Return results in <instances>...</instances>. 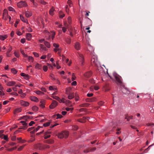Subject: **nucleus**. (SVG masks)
Returning <instances> with one entry per match:
<instances>
[{"label":"nucleus","mask_w":154,"mask_h":154,"mask_svg":"<svg viewBox=\"0 0 154 154\" xmlns=\"http://www.w3.org/2000/svg\"><path fill=\"white\" fill-rule=\"evenodd\" d=\"M69 134V133L68 131H64L59 134L58 136L59 138L60 139L66 138L67 137Z\"/></svg>","instance_id":"f257e3e1"},{"label":"nucleus","mask_w":154,"mask_h":154,"mask_svg":"<svg viewBox=\"0 0 154 154\" xmlns=\"http://www.w3.org/2000/svg\"><path fill=\"white\" fill-rule=\"evenodd\" d=\"M71 89L70 88H66V94L68 95V98L69 99H72L74 97V94L71 92Z\"/></svg>","instance_id":"f03ea898"},{"label":"nucleus","mask_w":154,"mask_h":154,"mask_svg":"<svg viewBox=\"0 0 154 154\" xmlns=\"http://www.w3.org/2000/svg\"><path fill=\"white\" fill-rule=\"evenodd\" d=\"M91 63L92 64L97 65L98 63L97 60V56L93 55L91 60Z\"/></svg>","instance_id":"7ed1b4c3"},{"label":"nucleus","mask_w":154,"mask_h":154,"mask_svg":"<svg viewBox=\"0 0 154 154\" xmlns=\"http://www.w3.org/2000/svg\"><path fill=\"white\" fill-rule=\"evenodd\" d=\"M17 6L20 8L26 7L27 5L25 1H21L17 3Z\"/></svg>","instance_id":"20e7f679"},{"label":"nucleus","mask_w":154,"mask_h":154,"mask_svg":"<svg viewBox=\"0 0 154 154\" xmlns=\"http://www.w3.org/2000/svg\"><path fill=\"white\" fill-rule=\"evenodd\" d=\"M42 127H41L40 126H38L37 127L35 128L34 129V127H32L28 129V131H29L31 130H32L31 131V133H34L36 132L40 128H42Z\"/></svg>","instance_id":"39448f33"},{"label":"nucleus","mask_w":154,"mask_h":154,"mask_svg":"<svg viewBox=\"0 0 154 154\" xmlns=\"http://www.w3.org/2000/svg\"><path fill=\"white\" fill-rule=\"evenodd\" d=\"M20 102V105L23 107H27L29 105V103L27 101L21 100Z\"/></svg>","instance_id":"423d86ee"},{"label":"nucleus","mask_w":154,"mask_h":154,"mask_svg":"<svg viewBox=\"0 0 154 154\" xmlns=\"http://www.w3.org/2000/svg\"><path fill=\"white\" fill-rule=\"evenodd\" d=\"M8 17V11L7 10L5 9L3 11V18L5 20H7Z\"/></svg>","instance_id":"0eeeda50"},{"label":"nucleus","mask_w":154,"mask_h":154,"mask_svg":"<svg viewBox=\"0 0 154 154\" xmlns=\"http://www.w3.org/2000/svg\"><path fill=\"white\" fill-rule=\"evenodd\" d=\"M74 47L76 50H79L80 49L81 46L80 43L78 42H76L74 43Z\"/></svg>","instance_id":"6e6552de"},{"label":"nucleus","mask_w":154,"mask_h":154,"mask_svg":"<svg viewBox=\"0 0 154 154\" xmlns=\"http://www.w3.org/2000/svg\"><path fill=\"white\" fill-rule=\"evenodd\" d=\"M35 148L39 150H42L44 149L43 145L40 143H38L36 144L35 146Z\"/></svg>","instance_id":"1a4fd4ad"},{"label":"nucleus","mask_w":154,"mask_h":154,"mask_svg":"<svg viewBox=\"0 0 154 154\" xmlns=\"http://www.w3.org/2000/svg\"><path fill=\"white\" fill-rule=\"evenodd\" d=\"M57 105V102L55 100H53L51 104L50 105L49 107L50 109H53Z\"/></svg>","instance_id":"9d476101"},{"label":"nucleus","mask_w":154,"mask_h":154,"mask_svg":"<svg viewBox=\"0 0 154 154\" xmlns=\"http://www.w3.org/2000/svg\"><path fill=\"white\" fill-rule=\"evenodd\" d=\"M92 72L90 71L85 73L84 74V75L85 77L88 78L92 75Z\"/></svg>","instance_id":"9b49d317"},{"label":"nucleus","mask_w":154,"mask_h":154,"mask_svg":"<svg viewBox=\"0 0 154 154\" xmlns=\"http://www.w3.org/2000/svg\"><path fill=\"white\" fill-rule=\"evenodd\" d=\"M79 60L81 62V65H83L84 61L83 56L82 54H79Z\"/></svg>","instance_id":"f8f14e48"},{"label":"nucleus","mask_w":154,"mask_h":154,"mask_svg":"<svg viewBox=\"0 0 154 154\" xmlns=\"http://www.w3.org/2000/svg\"><path fill=\"white\" fill-rule=\"evenodd\" d=\"M88 50L90 52L91 54L93 55L94 49L91 45H89L88 47Z\"/></svg>","instance_id":"ddd939ff"},{"label":"nucleus","mask_w":154,"mask_h":154,"mask_svg":"<svg viewBox=\"0 0 154 154\" xmlns=\"http://www.w3.org/2000/svg\"><path fill=\"white\" fill-rule=\"evenodd\" d=\"M16 84V82L14 81H10L8 82L6 85L8 86H14Z\"/></svg>","instance_id":"4468645a"},{"label":"nucleus","mask_w":154,"mask_h":154,"mask_svg":"<svg viewBox=\"0 0 154 154\" xmlns=\"http://www.w3.org/2000/svg\"><path fill=\"white\" fill-rule=\"evenodd\" d=\"M115 77L116 81L119 83H122V78L121 76H115Z\"/></svg>","instance_id":"2eb2a0df"},{"label":"nucleus","mask_w":154,"mask_h":154,"mask_svg":"<svg viewBox=\"0 0 154 154\" xmlns=\"http://www.w3.org/2000/svg\"><path fill=\"white\" fill-rule=\"evenodd\" d=\"M25 57L27 58L26 60L29 62H33L34 61V58L32 56H30L27 55V56Z\"/></svg>","instance_id":"dca6fc26"},{"label":"nucleus","mask_w":154,"mask_h":154,"mask_svg":"<svg viewBox=\"0 0 154 154\" xmlns=\"http://www.w3.org/2000/svg\"><path fill=\"white\" fill-rule=\"evenodd\" d=\"M25 15L26 17L29 18L31 17L32 15V13L31 12L28 11H26L25 13Z\"/></svg>","instance_id":"f3484780"},{"label":"nucleus","mask_w":154,"mask_h":154,"mask_svg":"<svg viewBox=\"0 0 154 154\" xmlns=\"http://www.w3.org/2000/svg\"><path fill=\"white\" fill-rule=\"evenodd\" d=\"M40 50L41 51H47V49L42 44H40L39 45Z\"/></svg>","instance_id":"a211bd4d"},{"label":"nucleus","mask_w":154,"mask_h":154,"mask_svg":"<svg viewBox=\"0 0 154 154\" xmlns=\"http://www.w3.org/2000/svg\"><path fill=\"white\" fill-rule=\"evenodd\" d=\"M20 20L23 22L25 23L28 24V20L24 17L21 15H20Z\"/></svg>","instance_id":"6ab92c4d"},{"label":"nucleus","mask_w":154,"mask_h":154,"mask_svg":"<svg viewBox=\"0 0 154 154\" xmlns=\"http://www.w3.org/2000/svg\"><path fill=\"white\" fill-rule=\"evenodd\" d=\"M26 39L28 41H30L32 38L31 34L30 33H27L26 34Z\"/></svg>","instance_id":"aec40b11"},{"label":"nucleus","mask_w":154,"mask_h":154,"mask_svg":"<svg viewBox=\"0 0 154 154\" xmlns=\"http://www.w3.org/2000/svg\"><path fill=\"white\" fill-rule=\"evenodd\" d=\"M43 33L45 35V37L48 36L49 38L50 37L51 34L48 31L46 30H45L44 31Z\"/></svg>","instance_id":"412c9836"},{"label":"nucleus","mask_w":154,"mask_h":154,"mask_svg":"<svg viewBox=\"0 0 154 154\" xmlns=\"http://www.w3.org/2000/svg\"><path fill=\"white\" fill-rule=\"evenodd\" d=\"M50 131H47L45 133V134L44 136V138L45 139H46L50 137Z\"/></svg>","instance_id":"4be33fe9"},{"label":"nucleus","mask_w":154,"mask_h":154,"mask_svg":"<svg viewBox=\"0 0 154 154\" xmlns=\"http://www.w3.org/2000/svg\"><path fill=\"white\" fill-rule=\"evenodd\" d=\"M42 68L41 64L37 63L35 66V68L37 69H41Z\"/></svg>","instance_id":"5701e85b"},{"label":"nucleus","mask_w":154,"mask_h":154,"mask_svg":"<svg viewBox=\"0 0 154 154\" xmlns=\"http://www.w3.org/2000/svg\"><path fill=\"white\" fill-rule=\"evenodd\" d=\"M55 11L54 8L53 7H52L49 10V14L53 16L54 14V11Z\"/></svg>","instance_id":"b1692460"},{"label":"nucleus","mask_w":154,"mask_h":154,"mask_svg":"<svg viewBox=\"0 0 154 154\" xmlns=\"http://www.w3.org/2000/svg\"><path fill=\"white\" fill-rule=\"evenodd\" d=\"M30 100L32 101L35 102H38V99L37 97L34 96H31L30 97Z\"/></svg>","instance_id":"393cba45"},{"label":"nucleus","mask_w":154,"mask_h":154,"mask_svg":"<svg viewBox=\"0 0 154 154\" xmlns=\"http://www.w3.org/2000/svg\"><path fill=\"white\" fill-rule=\"evenodd\" d=\"M54 52H57L58 54H60L61 51V49L60 48H54Z\"/></svg>","instance_id":"a878e982"},{"label":"nucleus","mask_w":154,"mask_h":154,"mask_svg":"<svg viewBox=\"0 0 154 154\" xmlns=\"http://www.w3.org/2000/svg\"><path fill=\"white\" fill-rule=\"evenodd\" d=\"M21 111L22 109L20 108H16L14 111V113L16 114V113L20 112Z\"/></svg>","instance_id":"bb28decb"},{"label":"nucleus","mask_w":154,"mask_h":154,"mask_svg":"<svg viewBox=\"0 0 154 154\" xmlns=\"http://www.w3.org/2000/svg\"><path fill=\"white\" fill-rule=\"evenodd\" d=\"M7 35H0V40L4 41L7 38Z\"/></svg>","instance_id":"cd10ccee"},{"label":"nucleus","mask_w":154,"mask_h":154,"mask_svg":"<svg viewBox=\"0 0 154 154\" xmlns=\"http://www.w3.org/2000/svg\"><path fill=\"white\" fill-rule=\"evenodd\" d=\"M57 88L56 86H51L49 87V90L50 91H54L55 90H57Z\"/></svg>","instance_id":"c85d7f7f"},{"label":"nucleus","mask_w":154,"mask_h":154,"mask_svg":"<svg viewBox=\"0 0 154 154\" xmlns=\"http://www.w3.org/2000/svg\"><path fill=\"white\" fill-rule=\"evenodd\" d=\"M21 76L24 77V78L26 79H28L29 78V76L28 75H26L24 73H22L20 74Z\"/></svg>","instance_id":"c756f323"},{"label":"nucleus","mask_w":154,"mask_h":154,"mask_svg":"<svg viewBox=\"0 0 154 154\" xmlns=\"http://www.w3.org/2000/svg\"><path fill=\"white\" fill-rule=\"evenodd\" d=\"M34 92L37 94L39 95H42L44 94V93L40 91H35Z\"/></svg>","instance_id":"7c9ffc66"},{"label":"nucleus","mask_w":154,"mask_h":154,"mask_svg":"<svg viewBox=\"0 0 154 154\" xmlns=\"http://www.w3.org/2000/svg\"><path fill=\"white\" fill-rule=\"evenodd\" d=\"M32 110L34 112H37L38 110V108L36 106H34L32 107Z\"/></svg>","instance_id":"2f4dec72"},{"label":"nucleus","mask_w":154,"mask_h":154,"mask_svg":"<svg viewBox=\"0 0 154 154\" xmlns=\"http://www.w3.org/2000/svg\"><path fill=\"white\" fill-rule=\"evenodd\" d=\"M2 139H4L6 141H8V136L7 135H5L3 134V136H2V137H1Z\"/></svg>","instance_id":"473e14b6"},{"label":"nucleus","mask_w":154,"mask_h":154,"mask_svg":"<svg viewBox=\"0 0 154 154\" xmlns=\"http://www.w3.org/2000/svg\"><path fill=\"white\" fill-rule=\"evenodd\" d=\"M54 142V140L51 139L47 140L45 141V142L48 144H52Z\"/></svg>","instance_id":"72a5a7b5"},{"label":"nucleus","mask_w":154,"mask_h":154,"mask_svg":"<svg viewBox=\"0 0 154 154\" xmlns=\"http://www.w3.org/2000/svg\"><path fill=\"white\" fill-rule=\"evenodd\" d=\"M125 119H127V121H129L131 119H133V116H126Z\"/></svg>","instance_id":"f704fd0d"},{"label":"nucleus","mask_w":154,"mask_h":154,"mask_svg":"<svg viewBox=\"0 0 154 154\" xmlns=\"http://www.w3.org/2000/svg\"><path fill=\"white\" fill-rule=\"evenodd\" d=\"M11 72L14 74H16L17 73V71L14 68L11 69Z\"/></svg>","instance_id":"c9c22d12"},{"label":"nucleus","mask_w":154,"mask_h":154,"mask_svg":"<svg viewBox=\"0 0 154 154\" xmlns=\"http://www.w3.org/2000/svg\"><path fill=\"white\" fill-rule=\"evenodd\" d=\"M67 4H68L70 8L72 7V1L71 0H68L67 2Z\"/></svg>","instance_id":"e433bc0d"},{"label":"nucleus","mask_w":154,"mask_h":154,"mask_svg":"<svg viewBox=\"0 0 154 154\" xmlns=\"http://www.w3.org/2000/svg\"><path fill=\"white\" fill-rule=\"evenodd\" d=\"M40 103L41 104L39 105V106L42 108H44L45 107V106L44 101L43 100H41L40 102Z\"/></svg>","instance_id":"4c0bfd02"},{"label":"nucleus","mask_w":154,"mask_h":154,"mask_svg":"<svg viewBox=\"0 0 154 154\" xmlns=\"http://www.w3.org/2000/svg\"><path fill=\"white\" fill-rule=\"evenodd\" d=\"M123 91L124 92L125 94H128L130 93V91L128 90L127 88H125L123 89Z\"/></svg>","instance_id":"58836bf2"},{"label":"nucleus","mask_w":154,"mask_h":154,"mask_svg":"<svg viewBox=\"0 0 154 154\" xmlns=\"http://www.w3.org/2000/svg\"><path fill=\"white\" fill-rule=\"evenodd\" d=\"M44 44L48 48H49L50 47V44L48 42H45Z\"/></svg>","instance_id":"ea45409f"},{"label":"nucleus","mask_w":154,"mask_h":154,"mask_svg":"<svg viewBox=\"0 0 154 154\" xmlns=\"http://www.w3.org/2000/svg\"><path fill=\"white\" fill-rule=\"evenodd\" d=\"M66 11V13L69 14V6L68 5H66L65 6Z\"/></svg>","instance_id":"a19ab883"},{"label":"nucleus","mask_w":154,"mask_h":154,"mask_svg":"<svg viewBox=\"0 0 154 154\" xmlns=\"http://www.w3.org/2000/svg\"><path fill=\"white\" fill-rule=\"evenodd\" d=\"M20 51L21 53L23 55V56L24 57H25L27 56V55L25 54L24 53V51L23 50H22L21 48L20 49Z\"/></svg>","instance_id":"79ce46f5"},{"label":"nucleus","mask_w":154,"mask_h":154,"mask_svg":"<svg viewBox=\"0 0 154 154\" xmlns=\"http://www.w3.org/2000/svg\"><path fill=\"white\" fill-rule=\"evenodd\" d=\"M51 97H52L53 99H56L58 101V100H60V98L56 96H54V95H51Z\"/></svg>","instance_id":"37998d69"},{"label":"nucleus","mask_w":154,"mask_h":154,"mask_svg":"<svg viewBox=\"0 0 154 154\" xmlns=\"http://www.w3.org/2000/svg\"><path fill=\"white\" fill-rule=\"evenodd\" d=\"M20 123H22V125L25 127L27 125V124L25 121H21L20 122Z\"/></svg>","instance_id":"c03bdc74"},{"label":"nucleus","mask_w":154,"mask_h":154,"mask_svg":"<svg viewBox=\"0 0 154 154\" xmlns=\"http://www.w3.org/2000/svg\"><path fill=\"white\" fill-rule=\"evenodd\" d=\"M51 39L52 40L54 39V38L55 33L54 31L51 32Z\"/></svg>","instance_id":"a18cd8bd"},{"label":"nucleus","mask_w":154,"mask_h":154,"mask_svg":"<svg viewBox=\"0 0 154 154\" xmlns=\"http://www.w3.org/2000/svg\"><path fill=\"white\" fill-rule=\"evenodd\" d=\"M43 70L44 72H46L48 69V67L46 66H44L43 67Z\"/></svg>","instance_id":"49530a36"},{"label":"nucleus","mask_w":154,"mask_h":154,"mask_svg":"<svg viewBox=\"0 0 154 154\" xmlns=\"http://www.w3.org/2000/svg\"><path fill=\"white\" fill-rule=\"evenodd\" d=\"M50 124V122H48L45 123H44L43 124V126L44 127H47L49 126Z\"/></svg>","instance_id":"de8ad7c7"},{"label":"nucleus","mask_w":154,"mask_h":154,"mask_svg":"<svg viewBox=\"0 0 154 154\" xmlns=\"http://www.w3.org/2000/svg\"><path fill=\"white\" fill-rule=\"evenodd\" d=\"M58 101H59L60 103H64L65 102V100L64 98H62L61 99H60V100H58Z\"/></svg>","instance_id":"09e8293b"},{"label":"nucleus","mask_w":154,"mask_h":154,"mask_svg":"<svg viewBox=\"0 0 154 154\" xmlns=\"http://www.w3.org/2000/svg\"><path fill=\"white\" fill-rule=\"evenodd\" d=\"M56 116L57 117V118H56L57 119L61 118L62 117V115L61 114H57Z\"/></svg>","instance_id":"8fccbe9b"},{"label":"nucleus","mask_w":154,"mask_h":154,"mask_svg":"<svg viewBox=\"0 0 154 154\" xmlns=\"http://www.w3.org/2000/svg\"><path fill=\"white\" fill-rule=\"evenodd\" d=\"M71 39L69 38H68L66 40V42L68 44H69L71 43Z\"/></svg>","instance_id":"3c124183"},{"label":"nucleus","mask_w":154,"mask_h":154,"mask_svg":"<svg viewBox=\"0 0 154 154\" xmlns=\"http://www.w3.org/2000/svg\"><path fill=\"white\" fill-rule=\"evenodd\" d=\"M14 54L15 56L17 57H19L20 56V55L18 52H17L16 51H15L14 53Z\"/></svg>","instance_id":"603ef678"},{"label":"nucleus","mask_w":154,"mask_h":154,"mask_svg":"<svg viewBox=\"0 0 154 154\" xmlns=\"http://www.w3.org/2000/svg\"><path fill=\"white\" fill-rule=\"evenodd\" d=\"M53 46L55 48H59V45L57 43H54L53 44Z\"/></svg>","instance_id":"864d4df0"},{"label":"nucleus","mask_w":154,"mask_h":154,"mask_svg":"<svg viewBox=\"0 0 154 154\" xmlns=\"http://www.w3.org/2000/svg\"><path fill=\"white\" fill-rule=\"evenodd\" d=\"M69 59L68 58H67L66 59V63H67V64L69 66H70V64H71V62L70 61L69 63H68V62H69Z\"/></svg>","instance_id":"5fc2aeb1"},{"label":"nucleus","mask_w":154,"mask_h":154,"mask_svg":"<svg viewBox=\"0 0 154 154\" xmlns=\"http://www.w3.org/2000/svg\"><path fill=\"white\" fill-rule=\"evenodd\" d=\"M33 54L34 55V56L36 57H39V54L38 53L34 52H33Z\"/></svg>","instance_id":"6e6d98bb"},{"label":"nucleus","mask_w":154,"mask_h":154,"mask_svg":"<svg viewBox=\"0 0 154 154\" xmlns=\"http://www.w3.org/2000/svg\"><path fill=\"white\" fill-rule=\"evenodd\" d=\"M17 147H15L11 148H10L7 149V150L9 151H12L14 150L15 149L17 148Z\"/></svg>","instance_id":"4d7b16f0"},{"label":"nucleus","mask_w":154,"mask_h":154,"mask_svg":"<svg viewBox=\"0 0 154 154\" xmlns=\"http://www.w3.org/2000/svg\"><path fill=\"white\" fill-rule=\"evenodd\" d=\"M10 94L15 96H17L18 95V94L15 92H12L10 93Z\"/></svg>","instance_id":"13d9d810"},{"label":"nucleus","mask_w":154,"mask_h":154,"mask_svg":"<svg viewBox=\"0 0 154 154\" xmlns=\"http://www.w3.org/2000/svg\"><path fill=\"white\" fill-rule=\"evenodd\" d=\"M5 95L4 92L0 91V96L2 97H4Z\"/></svg>","instance_id":"bf43d9fd"},{"label":"nucleus","mask_w":154,"mask_h":154,"mask_svg":"<svg viewBox=\"0 0 154 154\" xmlns=\"http://www.w3.org/2000/svg\"><path fill=\"white\" fill-rule=\"evenodd\" d=\"M26 94L25 93H23L20 94V97L22 98H24L26 96Z\"/></svg>","instance_id":"052dcab7"},{"label":"nucleus","mask_w":154,"mask_h":154,"mask_svg":"<svg viewBox=\"0 0 154 154\" xmlns=\"http://www.w3.org/2000/svg\"><path fill=\"white\" fill-rule=\"evenodd\" d=\"M8 9L10 11H14V9L11 7H9L8 8Z\"/></svg>","instance_id":"680f3d73"},{"label":"nucleus","mask_w":154,"mask_h":154,"mask_svg":"<svg viewBox=\"0 0 154 154\" xmlns=\"http://www.w3.org/2000/svg\"><path fill=\"white\" fill-rule=\"evenodd\" d=\"M12 89L14 91H17L18 89L17 87H16V85L14 87H13L12 88Z\"/></svg>","instance_id":"e2e57ef3"},{"label":"nucleus","mask_w":154,"mask_h":154,"mask_svg":"<svg viewBox=\"0 0 154 154\" xmlns=\"http://www.w3.org/2000/svg\"><path fill=\"white\" fill-rule=\"evenodd\" d=\"M24 146V145H23V146H20L18 149V151H21L23 148Z\"/></svg>","instance_id":"0e129e2a"},{"label":"nucleus","mask_w":154,"mask_h":154,"mask_svg":"<svg viewBox=\"0 0 154 154\" xmlns=\"http://www.w3.org/2000/svg\"><path fill=\"white\" fill-rule=\"evenodd\" d=\"M77 121L81 123H84L85 122V121L84 120L82 119H79L77 120Z\"/></svg>","instance_id":"69168bd1"},{"label":"nucleus","mask_w":154,"mask_h":154,"mask_svg":"<svg viewBox=\"0 0 154 154\" xmlns=\"http://www.w3.org/2000/svg\"><path fill=\"white\" fill-rule=\"evenodd\" d=\"M12 50V48L11 46H9V48L8 49V51L7 52L9 53Z\"/></svg>","instance_id":"338daca9"},{"label":"nucleus","mask_w":154,"mask_h":154,"mask_svg":"<svg viewBox=\"0 0 154 154\" xmlns=\"http://www.w3.org/2000/svg\"><path fill=\"white\" fill-rule=\"evenodd\" d=\"M27 30L28 32H31L32 31V29L30 27H28L27 29Z\"/></svg>","instance_id":"774afa93"}]
</instances>
